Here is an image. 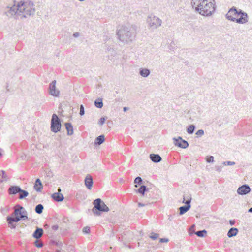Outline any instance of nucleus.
<instances>
[{
    "mask_svg": "<svg viewBox=\"0 0 252 252\" xmlns=\"http://www.w3.org/2000/svg\"><path fill=\"white\" fill-rule=\"evenodd\" d=\"M0 172L1 173L2 177L3 179V180H7V175H6L5 171L3 170H0Z\"/></svg>",
    "mask_w": 252,
    "mask_h": 252,
    "instance_id": "obj_42",
    "label": "nucleus"
},
{
    "mask_svg": "<svg viewBox=\"0 0 252 252\" xmlns=\"http://www.w3.org/2000/svg\"><path fill=\"white\" fill-rule=\"evenodd\" d=\"M84 182L85 185L87 189H91L93 184V180L92 176L88 174L85 177Z\"/></svg>",
    "mask_w": 252,
    "mask_h": 252,
    "instance_id": "obj_13",
    "label": "nucleus"
},
{
    "mask_svg": "<svg viewBox=\"0 0 252 252\" xmlns=\"http://www.w3.org/2000/svg\"><path fill=\"white\" fill-rule=\"evenodd\" d=\"M20 208H17L15 209L14 211V214L15 216H17L18 214L20 215Z\"/></svg>",
    "mask_w": 252,
    "mask_h": 252,
    "instance_id": "obj_43",
    "label": "nucleus"
},
{
    "mask_svg": "<svg viewBox=\"0 0 252 252\" xmlns=\"http://www.w3.org/2000/svg\"><path fill=\"white\" fill-rule=\"evenodd\" d=\"M235 21L239 24H245L248 21V15L247 14H243L241 17L235 20Z\"/></svg>",
    "mask_w": 252,
    "mask_h": 252,
    "instance_id": "obj_15",
    "label": "nucleus"
},
{
    "mask_svg": "<svg viewBox=\"0 0 252 252\" xmlns=\"http://www.w3.org/2000/svg\"><path fill=\"white\" fill-rule=\"evenodd\" d=\"M18 19H23L33 16L35 12V6L34 3L30 0L21 1L18 2Z\"/></svg>",
    "mask_w": 252,
    "mask_h": 252,
    "instance_id": "obj_3",
    "label": "nucleus"
},
{
    "mask_svg": "<svg viewBox=\"0 0 252 252\" xmlns=\"http://www.w3.org/2000/svg\"><path fill=\"white\" fill-rule=\"evenodd\" d=\"M84 234H89L90 232V228L89 226H86L83 228L82 230Z\"/></svg>",
    "mask_w": 252,
    "mask_h": 252,
    "instance_id": "obj_37",
    "label": "nucleus"
},
{
    "mask_svg": "<svg viewBox=\"0 0 252 252\" xmlns=\"http://www.w3.org/2000/svg\"><path fill=\"white\" fill-rule=\"evenodd\" d=\"M237 9L235 8H231L226 14V18L229 20L234 22L235 20H236V18L237 17Z\"/></svg>",
    "mask_w": 252,
    "mask_h": 252,
    "instance_id": "obj_12",
    "label": "nucleus"
},
{
    "mask_svg": "<svg viewBox=\"0 0 252 252\" xmlns=\"http://www.w3.org/2000/svg\"><path fill=\"white\" fill-rule=\"evenodd\" d=\"M215 169L218 172H220L222 171V166L217 165V166H215Z\"/></svg>",
    "mask_w": 252,
    "mask_h": 252,
    "instance_id": "obj_41",
    "label": "nucleus"
},
{
    "mask_svg": "<svg viewBox=\"0 0 252 252\" xmlns=\"http://www.w3.org/2000/svg\"><path fill=\"white\" fill-rule=\"evenodd\" d=\"M128 109V107H124V108H123V110H124V111H125V112Z\"/></svg>",
    "mask_w": 252,
    "mask_h": 252,
    "instance_id": "obj_51",
    "label": "nucleus"
},
{
    "mask_svg": "<svg viewBox=\"0 0 252 252\" xmlns=\"http://www.w3.org/2000/svg\"><path fill=\"white\" fill-rule=\"evenodd\" d=\"M34 189L37 192H41L43 189V185L39 179H37L34 185Z\"/></svg>",
    "mask_w": 252,
    "mask_h": 252,
    "instance_id": "obj_16",
    "label": "nucleus"
},
{
    "mask_svg": "<svg viewBox=\"0 0 252 252\" xmlns=\"http://www.w3.org/2000/svg\"><path fill=\"white\" fill-rule=\"evenodd\" d=\"M173 219V217L171 215H169V218H168V219L170 220H171Z\"/></svg>",
    "mask_w": 252,
    "mask_h": 252,
    "instance_id": "obj_53",
    "label": "nucleus"
},
{
    "mask_svg": "<svg viewBox=\"0 0 252 252\" xmlns=\"http://www.w3.org/2000/svg\"><path fill=\"white\" fill-rule=\"evenodd\" d=\"M222 164L223 165H229V166H232L234 165L235 164V162L234 161H224L222 163Z\"/></svg>",
    "mask_w": 252,
    "mask_h": 252,
    "instance_id": "obj_36",
    "label": "nucleus"
},
{
    "mask_svg": "<svg viewBox=\"0 0 252 252\" xmlns=\"http://www.w3.org/2000/svg\"><path fill=\"white\" fill-rule=\"evenodd\" d=\"M94 207L92 209V212L95 216H100V212H108L109 208L100 198H97L93 202Z\"/></svg>",
    "mask_w": 252,
    "mask_h": 252,
    "instance_id": "obj_4",
    "label": "nucleus"
},
{
    "mask_svg": "<svg viewBox=\"0 0 252 252\" xmlns=\"http://www.w3.org/2000/svg\"><path fill=\"white\" fill-rule=\"evenodd\" d=\"M189 197H190L189 195H188V196H184V198H185V199H186H186H187V200H188V199L189 198Z\"/></svg>",
    "mask_w": 252,
    "mask_h": 252,
    "instance_id": "obj_52",
    "label": "nucleus"
},
{
    "mask_svg": "<svg viewBox=\"0 0 252 252\" xmlns=\"http://www.w3.org/2000/svg\"><path fill=\"white\" fill-rule=\"evenodd\" d=\"M136 34L135 28L131 25L122 26L117 32L118 38L124 44L132 42L134 40Z\"/></svg>",
    "mask_w": 252,
    "mask_h": 252,
    "instance_id": "obj_2",
    "label": "nucleus"
},
{
    "mask_svg": "<svg viewBox=\"0 0 252 252\" xmlns=\"http://www.w3.org/2000/svg\"><path fill=\"white\" fill-rule=\"evenodd\" d=\"M204 134V131L202 129L198 130L195 133L197 136H202Z\"/></svg>",
    "mask_w": 252,
    "mask_h": 252,
    "instance_id": "obj_39",
    "label": "nucleus"
},
{
    "mask_svg": "<svg viewBox=\"0 0 252 252\" xmlns=\"http://www.w3.org/2000/svg\"><path fill=\"white\" fill-rule=\"evenodd\" d=\"M61 128L60 119L56 114H53L51 121V130L55 133L59 131Z\"/></svg>",
    "mask_w": 252,
    "mask_h": 252,
    "instance_id": "obj_6",
    "label": "nucleus"
},
{
    "mask_svg": "<svg viewBox=\"0 0 252 252\" xmlns=\"http://www.w3.org/2000/svg\"><path fill=\"white\" fill-rule=\"evenodd\" d=\"M52 197L57 202H61L64 199L63 196L62 194L57 192L54 193L52 195Z\"/></svg>",
    "mask_w": 252,
    "mask_h": 252,
    "instance_id": "obj_19",
    "label": "nucleus"
},
{
    "mask_svg": "<svg viewBox=\"0 0 252 252\" xmlns=\"http://www.w3.org/2000/svg\"><path fill=\"white\" fill-rule=\"evenodd\" d=\"M79 36H80V33L78 32H76L74 33L73 34V36L75 38H77V37H79Z\"/></svg>",
    "mask_w": 252,
    "mask_h": 252,
    "instance_id": "obj_48",
    "label": "nucleus"
},
{
    "mask_svg": "<svg viewBox=\"0 0 252 252\" xmlns=\"http://www.w3.org/2000/svg\"><path fill=\"white\" fill-rule=\"evenodd\" d=\"M20 217L21 219L23 220L28 219L27 215H23L22 214H21V216H20Z\"/></svg>",
    "mask_w": 252,
    "mask_h": 252,
    "instance_id": "obj_46",
    "label": "nucleus"
},
{
    "mask_svg": "<svg viewBox=\"0 0 252 252\" xmlns=\"http://www.w3.org/2000/svg\"><path fill=\"white\" fill-rule=\"evenodd\" d=\"M1 155V153L0 152V156Z\"/></svg>",
    "mask_w": 252,
    "mask_h": 252,
    "instance_id": "obj_57",
    "label": "nucleus"
},
{
    "mask_svg": "<svg viewBox=\"0 0 252 252\" xmlns=\"http://www.w3.org/2000/svg\"><path fill=\"white\" fill-rule=\"evenodd\" d=\"M134 183L138 185H141L142 183V179L140 177H137L134 180Z\"/></svg>",
    "mask_w": 252,
    "mask_h": 252,
    "instance_id": "obj_35",
    "label": "nucleus"
},
{
    "mask_svg": "<svg viewBox=\"0 0 252 252\" xmlns=\"http://www.w3.org/2000/svg\"><path fill=\"white\" fill-rule=\"evenodd\" d=\"M16 208H20V215L21 216V214L23 215H27V212L25 210L24 207L20 206V205H17L16 206Z\"/></svg>",
    "mask_w": 252,
    "mask_h": 252,
    "instance_id": "obj_30",
    "label": "nucleus"
},
{
    "mask_svg": "<svg viewBox=\"0 0 252 252\" xmlns=\"http://www.w3.org/2000/svg\"><path fill=\"white\" fill-rule=\"evenodd\" d=\"M107 119V117H102L100 118L98 121V124L99 126H102L105 123L106 120Z\"/></svg>",
    "mask_w": 252,
    "mask_h": 252,
    "instance_id": "obj_32",
    "label": "nucleus"
},
{
    "mask_svg": "<svg viewBox=\"0 0 252 252\" xmlns=\"http://www.w3.org/2000/svg\"><path fill=\"white\" fill-rule=\"evenodd\" d=\"M58 190H59V191H61V189H59Z\"/></svg>",
    "mask_w": 252,
    "mask_h": 252,
    "instance_id": "obj_56",
    "label": "nucleus"
},
{
    "mask_svg": "<svg viewBox=\"0 0 252 252\" xmlns=\"http://www.w3.org/2000/svg\"><path fill=\"white\" fill-rule=\"evenodd\" d=\"M214 157L212 156H210L207 157V158L206 159V161L208 163H212L214 162Z\"/></svg>",
    "mask_w": 252,
    "mask_h": 252,
    "instance_id": "obj_38",
    "label": "nucleus"
},
{
    "mask_svg": "<svg viewBox=\"0 0 252 252\" xmlns=\"http://www.w3.org/2000/svg\"><path fill=\"white\" fill-rule=\"evenodd\" d=\"M18 4L17 5L14 4L11 6H7L5 8V14L8 17L15 16L16 18L18 19Z\"/></svg>",
    "mask_w": 252,
    "mask_h": 252,
    "instance_id": "obj_7",
    "label": "nucleus"
},
{
    "mask_svg": "<svg viewBox=\"0 0 252 252\" xmlns=\"http://www.w3.org/2000/svg\"><path fill=\"white\" fill-rule=\"evenodd\" d=\"M21 220L20 217L16 216L15 218L8 217L7 220L9 224H11L12 222H17Z\"/></svg>",
    "mask_w": 252,
    "mask_h": 252,
    "instance_id": "obj_24",
    "label": "nucleus"
},
{
    "mask_svg": "<svg viewBox=\"0 0 252 252\" xmlns=\"http://www.w3.org/2000/svg\"><path fill=\"white\" fill-rule=\"evenodd\" d=\"M65 128L67 132V135H71L73 134V126L70 123H66L65 124Z\"/></svg>",
    "mask_w": 252,
    "mask_h": 252,
    "instance_id": "obj_21",
    "label": "nucleus"
},
{
    "mask_svg": "<svg viewBox=\"0 0 252 252\" xmlns=\"http://www.w3.org/2000/svg\"><path fill=\"white\" fill-rule=\"evenodd\" d=\"M150 74V71L147 68H141L139 69V74L143 77H147Z\"/></svg>",
    "mask_w": 252,
    "mask_h": 252,
    "instance_id": "obj_20",
    "label": "nucleus"
},
{
    "mask_svg": "<svg viewBox=\"0 0 252 252\" xmlns=\"http://www.w3.org/2000/svg\"><path fill=\"white\" fill-rule=\"evenodd\" d=\"M243 14H247L246 13L243 12L242 10H239V11L237 10V16H238V15H240L241 16L243 15Z\"/></svg>",
    "mask_w": 252,
    "mask_h": 252,
    "instance_id": "obj_45",
    "label": "nucleus"
},
{
    "mask_svg": "<svg viewBox=\"0 0 252 252\" xmlns=\"http://www.w3.org/2000/svg\"><path fill=\"white\" fill-rule=\"evenodd\" d=\"M147 22L151 29H156L161 25L162 20L156 16L151 15L148 17Z\"/></svg>",
    "mask_w": 252,
    "mask_h": 252,
    "instance_id": "obj_5",
    "label": "nucleus"
},
{
    "mask_svg": "<svg viewBox=\"0 0 252 252\" xmlns=\"http://www.w3.org/2000/svg\"><path fill=\"white\" fill-rule=\"evenodd\" d=\"M174 144L180 148L183 149H186L189 146L188 142L183 139L181 137H178V138H173Z\"/></svg>",
    "mask_w": 252,
    "mask_h": 252,
    "instance_id": "obj_9",
    "label": "nucleus"
},
{
    "mask_svg": "<svg viewBox=\"0 0 252 252\" xmlns=\"http://www.w3.org/2000/svg\"><path fill=\"white\" fill-rule=\"evenodd\" d=\"M56 81H52L49 85V93L53 96L58 97L60 95V91L56 88Z\"/></svg>",
    "mask_w": 252,
    "mask_h": 252,
    "instance_id": "obj_8",
    "label": "nucleus"
},
{
    "mask_svg": "<svg viewBox=\"0 0 252 252\" xmlns=\"http://www.w3.org/2000/svg\"><path fill=\"white\" fill-rule=\"evenodd\" d=\"M11 225V228H15V226L13 225L12 223L11 224H10Z\"/></svg>",
    "mask_w": 252,
    "mask_h": 252,
    "instance_id": "obj_55",
    "label": "nucleus"
},
{
    "mask_svg": "<svg viewBox=\"0 0 252 252\" xmlns=\"http://www.w3.org/2000/svg\"><path fill=\"white\" fill-rule=\"evenodd\" d=\"M95 106L98 108H101L103 107V102H102V99L100 98H98L97 99H96L94 102Z\"/></svg>",
    "mask_w": 252,
    "mask_h": 252,
    "instance_id": "obj_25",
    "label": "nucleus"
},
{
    "mask_svg": "<svg viewBox=\"0 0 252 252\" xmlns=\"http://www.w3.org/2000/svg\"><path fill=\"white\" fill-rule=\"evenodd\" d=\"M84 107L83 105H81L80 107V115L82 116L84 115Z\"/></svg>",
    "mask_w": 252,
    "mask_h": 252,
    "instance_id": "obj_40",
    "label": "nucleus"
},
{
    "mask_svg": "<svg viewBox=\"0 0 252 252\" xmlns=\"http://www.w3.org/2000/svg\"><path fill=\"white\" fill-rule=\"evenodd\" d=\"M147 190V187L145 185H142L138 189L137 192L143 195L144 193Z\"/></svg>",
    "mask_w": 252,
    "mask_h": 252,
    "instance_id": "obj_27",
    "label": "nucleus"
},
{
    "mask_svg": "<svg viewBox=\"0 0 252 252\" xmlns=\"http://www.w3.org/2000/svg\"><path fill=\"white\" fill-rule=\"evenodd\" d=\"M34 244L37 248H41L43 246V242L41 241L38 240H36L34 242Z\"/></svg>",
    "mask_w": 252,
    "mask_h": 252,
    "instance_id": "obj_33",
    "label": "nucleus"
},
{
    "mask_svg": "<svg viewBox=\"0 0 252 252\" xmlns=\"http://www.w3.org/2000/svg\"><path fill=\"white\" fill-rule=\"evenodd\" d=\"M159 237V234L152 232L151 235L150 236V238L153 240H156Z\"/></svg>",
    "mask_w": 252,
    "mask_h": 252,
    "instance_id": "obj_34",
    "label": "nucleus"
},
{
    "mask_svg": "<svg viewBox=\"0 0 252 252\" xmlns=\"http://www.w3.org/2000/svg\"><path fill=\"white\" fill-rule=\"evenodd\" d=\"M105 141V137L103 135L98 136L95 140L94 144L95 145H100Z\"/></svg>",
    "mask_w": 252,
    "mask_h": 252,
    "instance_id": "obj_23",
    "label": "nucleus"
},
{
    "mask_svg": "<svg viewBox=\"0 0 252 252\" xmlns=\"http://www.w3.org/2000/svg\"><path fill=\"white\" fill-rule=\"evenodd\" d=\"M191 5L196 11L203 16H210L215 10L214 0H192Z\"/></svg>",
    "mask_w": 252,
    "mask_h": 252,
    "instance_id": "obj_1",
    "label": "nucleus"
},
{
    "mask_svg": "<svg viewBox=\"0 0 252 252\" xmlns=\"http://www.w3.org/2000/svg\"><path fill=\"white\" fill-rule=\"evenodd\" d=\"M235 220H229V223L231 225H233L235 224Z\"/></svg>",
    "mask_w": 252,
    "mask_h": 252,
    "instance_id": "obj_49",
    "label": "nucleus"
},
{
    "mask_svg": "<svg viewBox=\"0 0 252 252\" xmlns=\"http://www.w3.org/2000/svg\"><path fill=\"white\" fill-rule=\"evenodd\" d=\"M150 159L155 163H158L161 161V157L158 154H151L150 155Z\"/></svg>",
    "mask_w": 252,
    "mask_h": 252,
    "instance_id": "obj_17",
    "label": "nucleus"
},
{
    "mask_svg": "<svg viewBox=\"0 0 252 252\" xmlns=\"http://www.w3.org/2000/svg\"><path fill=\"white\" fill-rule=\"evenodd\" d=\"M159 242L160 243H167L169 242V239L168 238H160L159 240Z\"/></svg>",
    "mask_w": 252,
    "mask_h": 252,
    "instance_id": "obj_44",
    "label": "nucleus"
},
{
    "mask_svg": "<svg viewBox=\"0 0 252 252\" xmlns=\"http://www.w3.org/2000/svg\"><path fill=\"white\" fill-rule=\"evenodd\" d=\"M28 192L24 190H23L21 189V191H19V198L20 199H22L28 195Z\"/></svg>",
    "mask_w": 252,
    "mask_h": 252,
    "instance_id": "obj_26",
    "label": "nucleus"
},
{
    "mask_svg": "<svg viewBox=\"0 0 252 252\" xmlns=\"http://www.w3.org/2000/svg\"><path fill=\"white\" fill-rule=\"evenodd\" d=\"M191 200V197H189L188 200L185 201V198H184L183 202L186 204L185 206H181L179 208L180 215H182L186 213L191 207L190 202Z\"/></svg>",
    "mask_w": 252,
    "mask_h": 252,
    "instance_id": "obj_10",
    "label": "nucleus"
},
{
    "mask_svg": "<svg viewBox=\"0 0 252 252\" xmlns=\"http://www.w3.org/2000/svg\"><path fill=\"white\" fill-rule=\"evenodd\" d=\"M21 191V188L17 186H11L8 189V193L10 195H15Z\"/></svg>",
    "mask_w": 252,
    "mask_h": 252,
    "instance_id": "obj_14",
    "label": "nucleus"
},
{
    "mask_svg": "<svg viewBox=\"0 0 252 252\" xmlns=\"http://www.w3.org/2000/svg\"><path fill=\"white\" fill-rule=\"evenodd\" d=\"M238 232V230L236 228H231L229 229L227 233V236L228 237H232L236 236Z\"/></svg>",
    "mask_w": 252,
    "mask_h": 252,
    "instance_id": "obj_22",
    "label": "nucleus"
},
{
    "mask_svg": "<svg viewBox=\"0 0 252 252\" xmlns=\"http://www.w3.org/2000/svg\"><path fill=\"white\" fill-rule=\"evenodd\" d=\"M43 234V230L40 228H37L32 234V236L38 239L40 238Z\"/></svg>",
    "mask_w": 252,
    "mask_h": 252,
    "instance_id": "obj_18",
    "label": "nucleus"
},
{
    "mask_svg": "<svg viewBox=\"0 0 252 252\" xmlns=\"http://www.w3.org/2000/svg\"><path fill=\"white\" fill-rule=\"evenodd\" d=\"M248 212L252 213V207L249 209Z\"/></svg>",
    "mask_w": 252,
    "mask_h": 252,
    "instance_id": "obj_54",
    "label": "nucleus"
},
{
    "mask_svg": "<svg viewBox=\"0 0 252 252\" xmlns=\"http://www.w3.org/2000/svg\"><path fill=\"white\" fill-rule=\"evenodd\" d=\"M43 206L42 204H39L35 207V211L36 213L40 214L43 212Z\"/></svg>",
    "mask_w": 252,
    "mask_h": 252,
    "instance_id": "obj_28",
    "label": "nucleus"
},
{
    "mask_svg": "<svg viewBox=\"0 0 252 252\" xmlns=\"http://www.w3.org/2000/svg\"><path fill=\"white\" fill-rule=\"evenodd\" d=\"M195 128V127L193 125H190L188 127V128L187 129V131L189 134H192L194 132Z\"/></svg>",
    "mask_w": 252,
    "mask_h": 252,
    "instance_id": "obj_29",
    "label": "nucleus"
},
{
    "mask_svg": "<svg viewBox=\"0 0 252 252\" xmlns=\"http://www.w3.org/2000/svg\"><path fill=\"white\" fill-rule=\"evenodd\" d=\"M145 205L144 204H143V203H141V202H139V203H138V207H143V206H144Z\"/></svg>",
    "mask_w": 252,
    "mask_h": 252,
    "instance_id": "obj_50",
    "label": "nucleus"
},
{
    "mask_svg": "<svg viewBox=\"0 0 252 252\" xmlns=\"http://www.w3.org/2000/svg\"><path fill=\"white\" fill-rule=\"evenodd\" d=\"M195 234L200 237H203L204 236V235L207 233V231L205 230H200L196 232Z\"/></svg>",
    "mask_w": 252,
    "mask_h": 252,
    "instance_id": "obj_31",
    "label": "nucleus"
},
{
    "mask_svg": "<svg viewBox=\"0 0 252 252\" xmlns=\"http://www.w3.org/2000/svg\"><path fill=\"white\" fill-rule=\"evenodd\" d=\"M251 191V188L248 185L244 184L239 187L237 192L238 194L244 195L248 194Z\"/></svg>",
    "mask_w": 252,
    "mask_h": 252,
    "instance_id": "obj_11",
    "label": "nucleus"
},
{
    "mask_svg": "<svg viewBox=\"0 0 252 252\" xmlns=\"http://www.w3.org/2000/svg\"><path fill=\"white\" fill-rule=\"evenodd\" d=\"M58 228H59V226L58 225H54L52 226V230H53L54 231L58 230Z\"/></svg>",
    "mask_w": 252,
    "mask_h": 252,
    "instance_id": "obj_47",
    "label": "nucleus"
}]
</instances>
